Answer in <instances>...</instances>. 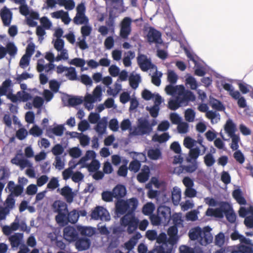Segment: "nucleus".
I'll return each instance as SVG.
<instances>
[{
    "label": "nucleus",
    "mask_w": 253,
    "mask_h": 253,
    "mask_svg": "<svg viewBox=\"0 0 253 253\" xmlns=\"http://www.w3.org/2000/svg\"><path fill=\"white\" fill-rule=\"evenodd\" d=\"M155 97L154 105L152 107H146L147 110L154 118L157 117L160 110L159 106L162 102V98L161 96L156 95Z\"/></svg>",
    "instance_id": "26"
},
{
    "label": "nucleus",
    "mask_w": 253,
    "mask_h": 253,
    "mask_svg": "<svg viewBox=\"0 0 253 253\" xmlns=\"http://www.w3.org/2000/svg\"><path fill=\"white\" fill-rule=\"evenodd\" d=\"M90 245V240L83 238L78 240L76 243V248L80 251L88 249Z\"/></svg>",
    "instance_id": "34"
},
{
    "label": "nucleus",
    "mask_w": 253,
    "mask_h": 253,
    "mask_svg": "<svg viewBox=\"0 0 253 253\" xmlns=\"http://www.w3.org/2000/svg\"><path fill=\"white\" fill-rule=\"evenodd\" d=\"M209 102L211 106L214 109L221 111L224 108L223 105L219 101L212 97H210Z\"/></svg>",
    "instance_id": "52"
},
{
    "label": "nucleus",
    "mask_w": 253,
    "mask_h": 253,
    "mask_svg": "<svg viewBox=\"0 0 253 253\" xmlns=\"http://www.w3.org/2000/svg\"><path fill=\"white\" fill-rule=\"evenodd\" d=\"M7 53L11 57H14L17 52V48L13 42H9L5 47Z\"/></svg>",
    "instance_id": "48"
},
{
    "label": "nucleus",
    "mask_w": 253,
    "mask_h": 253,
    "mask_svg": "<svg viewBox=\"0 0 253 253\" xmlns=\"http://www.w3.org/2000/svg\"><path fill=\"white\" fill-rule=\"evenodd\" d=\"M51 209L54 212L58 213L55 216L56 222L61 225L64 224L68 213V206L66 203L61 200H56L51 205Z\"/></svg>",
    "instance_id": "7"
},
{
    "label": "nucleus",
    "mask_w": 253,
    "mask_h": 253,
    "mask_svg": "<svg viewBox=\"0 0 253 253\" xmlns=\"http://www.w3.org/2000/svg\"><path fill=\"white\" fill-rule=\"evenodd\" d=\"M239 88L243 94H246L253 90L252 87L245 83L239 82L238 83Z\"/></svg>",
    "instance_id": "59"
},
{
    "label": "nucleus",
    "mask_w": 253,
    "mask_h": 253,
    "mask_svg": "<svg viewBox=\"0 0 253 253\" xmlns=\"http://www.w3.org/2000/svg\"><path fill=\"white\" fill-rule=\"evenodd\" d=\"M168 235L165 233H161L157 235V242L162 244L158 248L159 253H172L173 246L175 245L178 240L177 228L174 226L170 227L168 230Z\"/></svg>",
    "instance_id": "2"
},
{
    "label": "nucleus",
    "mask_w": 253,
    "mask_h": 253,
    "mask_svg": "<svg viewBox=\"0 0 253 253\" xmlns=\"http://www.w3.org/2000/svg\"><path fill=\"white\" fill-rule=\"evenodd\" d=\"M139 219L132 214H126L121 219V225L127 227V231L130 234L136 230Z\"/></svg>",
    "instance_id": "11"
},
{
    "label": "nucleus",
    "mask_w": 253,
    "mask_h": 253,
    "mask_svg": "<svg viewBox=\"0 0 253 253\" xmlns=\"http://www.w3.org/2000/svg\"><path fill=\"white\" fill-rule=\"evenodd\" d=\"M206 117L211 120L212 124H216L220 121V115L216 111L212 110L207 112Z\"/></svg>",
    "instance_id": "44"
},
{
    "label": "nucleus",
    "mask_w": 253,
    "mask_h": 253,
    "mask_svg": "<svg viewBox=\"0 0 253 253\" xmlns=\"http://www.w3.org/2000/svg\"><path fill=\"white\" fill-rule=\"evenodd\" d=\"M58 53L57 56L56 57V62H58L60 60H67L69 58V54L68 50L63 48L60 51H57Z\"/></svg>",
    "instance_id": "55"
},
{
    "label": "nucleus",
    "mask_w": 253,
    "mask_h": 253,
    "mask_svg": "<svg viewBox=\"0 0 253 253\" xmlns=\"http://www.w3.org/2000/svg\"><path fill=\"white\" fill-rule=\"evenodd\" d=\"M57 192L64 197L67 203L73 202L75 194L69 186H65L61 189L58 188Z\"/></svg>",
    "instance_id": "23"
},
{
    "label": "nucleus",
    "mask_w": 253,
    "mask_h": 253,
    "mask_svg": "<svg viewBox=\"0 0 253 253\" xmlns=\"http://www.w3.org/2000/svg\"><path fill=\"white\" fill-rule=\"evenodd\" d=\"M53 165L56 169L59 170L63 169L65 167V159L64 156H56V157H55Z\"/></svg>",
    "instance_id": "46"
},
{
    "label": "nucleus",
    "mask_w": 253,
    "mask_h": 253,
    "mask_svg": "<svg viewBox=\"0 0 253 253\" xmlns=\"http://www.w3.org/2000/svg\"><path fill=\"white\" fill-rule=\"evenodd\" d=\"M187 57L190 59V60L193 61V62L195 63V73L196 75L202 77L205 75L206 72L205 71V70L203 68L198 67L197 66V64L194 59V56L190 53L187 52Z\"/></svg>",
    "instance_id": "45"
},
{
    "label": "nucleus",
    "mask_w": 253,
    "mask_h": 253,
    "mask_svg": "<svg viewBox=\"0 0 253 253\" xmlns=\"http://www.w3.org/2000/svg\"><path fill=\"white\" fill-rule=\"evenodd\" d=\"M239 215L241 217H244V223L249 228L253 227V206H250L248 208L242 207L239 211ZM247 236H253V232H247L246 233Z\"/></svg>",
    "instance_id": "12"
},
{
    "label": "nucleus",
    "mask_w": 253,
    "mask_h": 253,
    "mask_svg": "<svg viewBox=\"0 0 253 253\" xmlns=\"http://www.w3.org/2000/svg\"><path fill=\"white\" fill-rule=\"evenodd\" d=\"M137 62L140 68L143 71H147L149 69H156L157 67L152 63L150 59L145 55L139 54Z\"/></svg>",
    "instance_id": "19"
},
{
    "label": "nucleus",
    "mask_w": 253,
    "mask_h": 253,
    "mask_svg": "<svg viewBox=\"0 0 253 253\" xmlns=\"http://www.w3.org/2000/svg\"><path fill=\"white\" fill-rule=\"evenodd\" d=\"M102 88L100 85H97L93 91V94H87L84 98L85 107L90 110L93 108V103L101 100Z\"/></svg>",
    "instance_id": "13"
},
{
    "label": "nucleus",
    "mask_w": 253,
    "mask_h": 253,
    "mask_svg": "<svg viewBox=\"0 0 253 253\" xmlns=\"http://www.w3.org/2000/svg\"><path fill=\"white\" fill-rule=\"evenodd\" d=\"M233 240H239L241 244L234 247L231 253H253V241L240 234L238 232H234L231 236Z\"/></svg>",
    "instance_id": "5"
},
{
    "label": "nucleus",
    "mask_w": 253,
    "mask_h": 253,
    "mask_svg": "<svg viewBox=\"0 0 253 253\" xmlns=\"http://www.w3.org/2000/svg\"><path fill=\"white\" fill-rule=\"evenodd\" d=\"M91 217L94 220L109 221L110 215L106 209L101 206L96 207L91 213Z\"/></svg>",
    "instance_id": "18"
},
{
    "label": "nucleus",
    "mask_w": 253,
    "mask_h": 253,
    "mask_svg": "<svg viewBox=\"0 0 253 253\" xmlns=\"http://www.w3.org/2000/svg\"><path fill=\"white\" fill-rule=\"evenodd\" d=\"M236 124L231 119H228L224 126V132L227 134L228 137L236 134Z\"/></svg>",
    "instance_id": "30"
},
{
    "label": "nucleus",
    "mask_w": 253,
    "mask_h": 253,
    "mask_svg": "<svg viewBox=\"0 0 253 253\" xmlns=\"http://www.w3.org/2000/svg\"><path fill=\"white\" fill-rule=\"evenodd\" d=\"M66 76L70 80H76L77 79V74L74 67H67L65 73Z\"/></svg>",
    "instance_id": "53"
},
{
    "label": "nucleus",
    "mask_w": 253,
    "mask_h": 253,
    "mask_svg": "<svg viewBox=\"0 0 253 253\" xmlns=\"http://www.w3.org/2000/svg\"><path fill=\"white\" fill-rule=\"evenodd\" d=\"M68 63L78 67H81L84 66L86 63L85 60L80 58H75L69 61Z\"/></svg>",
    "instance_id": "60"
},
{
    "label": "nucleus",
    "mask_w": 253,
    "mask_h": 253,
    "mask_svg": "<svg viewBox=\"0 0 253 253\" xmlns=\"http://www.w3.org/2000/svg\"><path fill=\"white\" fill-rule=\"evenodd\" d=\"M145 33L146 40L149 43L160 44L162 42L161 33L155 29L148 27L145 30Z\"/></svg>",
    "instance_id": "16"
},
{
    "label": "nucleus",
    "mask_w": 253,
    "mask_h": 253,
    "mask_svg": "<svg viewBox=\"0 0 253 253\" xmlns=\"http://www.w3.org/2000/svg\"><path fill=\"white\" fill-rule=\"evenodd\" d=\"M65 130L64 125H58L53 127H50L47 129V133L49 137H52L53 135L61 136L63 135Z\"/></svg>",
    "instance_id": "28"
},
{
    "label": "nucleus",
    "mask_w": 253,
    "mask_h": 253,
    "mask_svg": "<svg viewBox=\"0 0 253 253\" xmlns=\"http://www.w3.org/2000/svg\"><path fill=\"white\" fill-rule=\"evenodd\" d=\"M96 154L94 151L88 150L86 152L85 155L81 158L78 162L77 165H82V166L88 163V161L95 160Z\"/></svg>",
    "instance_id": "33"
},
{
    "label": "nucleus",
    "mask_w": 253,
    "mask_h": 253,
    "mask_svg": "<svg viewBox=\"0 0 253 253\" xmlns=\"http://www.w3.org/2000/svg\"><path fill=\"white\" fill-rule=\"evenodd\" d=\"M157 214L164 221V224L169 222L171 217L170 209L166 206H160L157 210Z\"/></svg>",
    "instance_id": "20"
},
{
    "label": "nucleus",
    "mask_w": 253,
    "mask_h": 253,
    "mask_svg": "<svg viewBox=\"0 0 253 253\" xmlns=\"http://www.w3.org/2000/svg\"><path fill=\"white\" fill-rule=\"evenodd\" d=\"M173 222L176 227V226H180L182 224L183 220L182 219V214L180 213H175L172 216Z\"/></svg>",
    "instance_id": "62"
},
{
    "label": "nucleus",
    "mask_w": 253,
    "mask_h": 253,
    "mask_svg": "<svg viewBox=\"0 0 253 253\" xmlns=\"http://www.w3.org/2000/svg\"><path fill=\"white\" fill-rule=\"evenodd\" d=\"M76 167V165L71 166L67 169H65L62 172V176L64 180H67L72 177L73 171V170Z\"/></svg>",
    "instance_id": "63"
},
{
    "label": "nucleus",
    "mask_w": 253,
    "mask_h": 253,
    "mask_svg": "<svg viewBox=\"0 0 253 253\" xmlns=\"http://www.w3.org/2000/svg\"><path fill=\"white\" fill-rule=\"evenodd\" d=\"M186 84L191 89L195 90L198 86V84L196 79L192 76L188 75L186 78Z\"/></svg>",
    "instance_id": "50"
},
{
    "label": "nucleus",
    "mask_w": 253,
    "mask_h": 253,
    "mask_svg": "<svg viewBox=\"0 0 253 253\" xmlns=\"http://www.w3.org/2000/svg\"><path fill=\"white\" fill-rule=\"evenodd\" d=\"M148 156L151 159L158 160L160 158L161 153L158 149H152L148 151Z\"/></svg>",
    "instance_id": "57"
},
{
    "label": "nucleus",
    "mask_w": 253,
    "mask_h": 253,
    "mask_svg": "<svg viewBox=\"0 0 253 253\" xmlns=\"http://www.w3.org/2000/svg\"><path fill=\"white\" fill-rule=\"evenodd\" d=\"M172 202L175 205H177L181 199V190L177 187H174L171 192Z\"/></svg>",
    "instance_id": "43"
},
{
    "label": "nucleus",
    "mask_w": 253,
    "mask_h": 253,
    "mask_svg": "<svg viewBox=\"0 0 253 253\" xmlns=\"http://www.w3.org/2000/svg\"><path fill=\"white\" fill-rule=\"evenodd\" d=\"M137 20H133L129 17H125L121 21L120 24V36L124 39H127L131 32V23L132 22H136Z\"/></svg>",
    "instance_id": "15"
},
{
    "label": "nucleus",
    "mask_w": 253,
    "mask_h": 253,
    "mask_svg": "<svg viewBox=\"0 0 253 253\" xmlns=\"http://www.w3.org/2000/svg\"><path fill=\"white\" fill-rule=\"evenodd\" d=\"M100 164L98 161L93 160L90 163H87L83 166V168H86L90 172H95L100 168Z\"/></svg>",
    "instance_id": "42"
},
{
    "label": "nucleus",
    "mask_w": 253,
    "mask_h": 253,
    "mask_svg": "<svg viewBox=\"0 0 253 253\" xmlns=\"http://www.w3.org/2000/svg\"><path fill=\"white\" fill-rule=\"evenodd\" d=\"M221 85L232 98L237 100V104L240 108H244L247 107V102L245 97L241 95L238 90H235L231 84L227 83L225 80H222Z\"/></svg>",
    "instance_id": "9"
},
{
    "label": "nucleus",
    "mask_w": 253,
    "mask_h": 253,
    "mask_svg": "<svg viewBox=\"0 0 253 253\" xmlns=\"http://www.w3.org/2000/svg\"><path fill=\"white\" fill-rule=\"evenodd\" d=\"M19 228L21 231L28 233H29L31 230L30 227L27 226L26 222L23 220L20 221L18 216L16 217L14 221L10 225L2 226V232L6 236L10 235L13 232L17 230Z\"/></svg>",
    "instance_id": "10"
},
{
    "label": "nucleus",
    "mask_w": 253,
    "mask_h": 253,
    "mask_svg": "<svg viewBox=\"0 0 253 253\" xmlns=\"http://www.w3.org/2000/svg\"><path fill=\"white\" fill-rule=\"evenodd\" d=\"M77 228L82 235L90 237L95 233V229L91 227L78 226Z\"/></svg>",
    "instance_id": "41"
},
{
    "label": "nucleus",
    "mask_w": 253,
    "mask_h": 253,
    "mask_svg": "<svg viewBox=\"0 0 253 253\" xmlns=\"http://www.w3.org/2000/svg\"><path fill=\"white\" fill-rule=\"evenodd\" d=\"M11 81L9 79L5 80L1 86H0V95H6V93L10 94L11 91Z\"/></svg>",
    "instance_id": "40"
},
{
    "label": "nucleus",
    "mask_w": 253,
    "mask_h": 253,
    "mask_svg": "<svg viewBox=\"0 0 253 253\" xmlns=\"http://www.w3.org/2000/svg\"><path fill=\"white\" fill-rule=\"evenodd\" d=\"M137 200L131 198L126 201L118 200L116 203V212L117 214L122 215L127 212V214L133 212L137 208Z\"/></svg>",
    "instance_id": "8"
},
{
    "label": "nucleus",
    "mask_w": 253,
    "mask_h": 253,
    "mask_svg": "<svg viewBox=\"0 0 253 253\" xmlns=\"http://www.w3.org/2000/svg\"><path fill=\"white\" fill-rule=\"evenodd\" d=\"M169 138V136L167 133H164L160 135L155 134L153 137V140L158 141L160 143L167 141Z\"/></svg>",
    "instance_id": "61"
},
{
    "label": "nucleus",
    "mask_w": 253,
    "mask_h": 253,
    "mask_svg": "<svg viewBox=\"0 0 253 253\" xmlns=\"http://www.w3.org/2000/svg\"><path fill=\"white\" fill-rule=\"evenodd\" d=\"M0 16L4 26H9L12 19L13 13L6 7H3L0 11Z\"/></svg>",
    "instance_id": "21"
},
{
    "label": "nucleus",
    "mask_w": 253,
    "mask_h": 253,
    "mask_svg": "<svg viewBox=\"0 0 253 253\" xmlns=\"http://www.w3.org/2000/svg\"><path fill=\"white\" fill-rule=\"evenodd\" d=\"M150 169L148 166H145L138 174L137 178L140 182H146L149 177Z\"/></svg>",
    "instance_id": "36"
},
{
    "label": "nucleus",
    "mask_w": 253,
    "mask_h": 253,
    "mask_svg": "<svg viewBox=\"0 0 253 253\" xmlns=\"http://www.w3.org/2000/svg\"><path fill=\"white\" fill-rule=\"evenodd\" d=\"M211 230L208 226L203 229L196 227L189 230V237L191 240H197L201 245L206 246L211 243L213 240Z\"/></svg>",
    "instance_id": "3"
},
{
    "label": "nucleus",
    "mask_w": 253,
    "mask_h": 253,
    "mask_svg": "<svg viewBox=\"0 0 253 253\" xmlns=\"http://www.w3.org/2000/svg\"><path fill=\"white\" fill-rule=\"evenodd\" d=\"M59 186L58 178L53 177L50 179L47 185V188L51 190L55 189Z\"/></svg>",
    "instance_id": "64"
},
{
    "label": "nucleus",
    "mask_w": 253,
    "mask_h": 253,
    "mask_svg": "<svg viewBox=\"0 0 253 253\" xmlns=\"http://www.w3.org/2000/svg\"><path fill=\"white\" fill-rule=\"evenodd\" d=\"M233 196L239 204L245 205L246 204V200L242 196L241 191H240V190H235L233 192Z\"/></svg>",
    "instance_id": "54"
},
{
    "label": "nucleus",
    "mask_w": 253,
    "mask_h": 253,
    "mask_svg": "<svg viewBox=\"0 0 253 253\" xmlns=\"http://www.w3.org/2000/svg\"><path fill=\"white\" fill-rule=\"evenodd\" d=\"M79 217V213L77 210H74L70 212L68 211L66 215V222L65 223L69 222L74 224L78 221Z\"/></svg>",
    "instance_id": "38"
},
{
    "label": "nucleus",
    "mask_w": 253,
    "mask_h": 253,
    "mask_svg": "<svg viewBox=\"0 0 253 253\" xmlns=\"http://www.w3.org/2000/svg\"><path fill=\"white\" fill-rule=\"evenodd\" d=\"M135 57V53L132 51H128L125 54L123 60V64L125 67H129L131 65V60Z\"/></svg>",
    "instance_id": "47"
},
{
    "label": "nucleus",
    "mask_w": 253,
    "mask_h": 253,
    "mask_svg": "<svg viewBox=\"0 0 253 253\" xmlns=\"http://www.w3.org/2000/svg\"><path fill=\"white\" fill-rule=\"evenodd\" d=\"M199 145L201 146L202 150H201L198 146H196L190 150L189 154L190 159L196 160L199 155H203L205 153L206 147L202 145L201 142L199 143Z\"/></svg>",
    "instance_id": "29"
},
{
    "label": "nucleus",
    "mask_w": 253,
    "mask_h": 253,
    "mask_svg": "<svg viewBox=\"0 0 253 253\" xmlns=\"http://www.w3.org/2000/svg\"><path fill=\"white\" fill-rule=\"evenodd\" d=\"M152 131V126L149 121L145 118H140L138 120L136 127L131 131V133L134 135H140L149 134Z\"/></svg>",
    "instance_id": "14"
},
{
    "label": "nucleus",
    "mask_w": 253,
    "mask_h": 253,
    "mask_svg": "<svg viewBox=\"0 0 253 253\" xmlns=\"http://www.w3.org/2000/svg\"><path fill=\"white\" fill-rule=\"evenodd\" d=\"M219 134L222 139L224 141H228L230 138L231 139V143H230V148L232 150H237L239 147V144L241 142L240 137L239 134H236L228 136L226 138L223 134V132L221 131Z\"/></svg>",
    "instance_id": "24"
},
{
    "label": "nucleus",
    "mask_w": 253,
    "mask_h": 253,
    "mask_svg": "<svg viewBox=\"0 0 253 253\" xmlns=\"http://www.w3.org/2000/svg\"><path fill=\"white\" fill-rule=\"evenodd\" d=\"M9 241L12 248H17L19 246H21L23 244V234L20 233H16L13 235L10 236L9 238Z\"/></svg>",
    "instance_id": "25"
},
{
    "label": "nucleus",
    "mask_w": 253,
    "mask_h": 253,
    "mask_svg": "<svg viewBox=\"0 0 253 253\" xmlns=\"http://www.w3.org/2000/svg\"><path fill=\"white\" fill-rule=\"evenodd\" d=\"M209 216H214L222 218L225 214L227 219L231 223L235 221L236 216L229 204L227 203H222L219 208L216 209L209 208L206 212Z\"/></svg>",
    "instance_id": "4"
},
{
    "label": "nucleus",
    "mask_w": 253,
    "mask_h": 253,
    "mask_svg": "<svg viewBox=\"0 0 253 253\" xmlns=\"http://www.w3.org/2000/svg\"><path fill=\"white\" fill-rule=\"evenodd\" d=\"M7 97L13 102L18 101L26 102L31 98V95L25 91L22 90L18 91L16 94H8Z\"/></svg>",
    "instance_id": "22"
},
{
    "label": "nucleus",
    "mask_w": 253,
    "mask_h": 253,
    "mask_svg": "<svg viewBox=\"0 0 253 253\" xmlns=\"http://www.w3.org/2000/svg\"><path fill=\"white\" fill-rule=\"evenodd\" d=\"M64 237L69 242L76 240L78 238V233L75 228L71 226L66 227L64 229Z\"/></svg>",
    "instance_id": "27"
},
{
    "label": "nucleus",
    "mask_w": 253,
    "mask_h": 253,
    "mask_svg": "<svg viewBox=\"0 0 253 253\" xmlns=\"http://www.w3.org/2000/svg\"><path fill=\"white\" fill-rule=\"evenodd\" d=\"M201 142V141H196L189 137H186L184 140V145L185 147L191 149L193 148H195L197 146V144Z\"/></svg>",
    "instance_id": "49"
},
{
    "label": "nucleus",
    "mask_w": 253,
    "mask_h": 253,
    "mask_svg": "<svg viewBox=\"0 0 253 253\" xmlns=\"http://www.w3.org/2000/svg\"><path fill=\"white\" fill-rule=\"evenodd\" d=\"M68 153L72 158H78L81 156L82 151L78 147H74L69 149Z\"/></svg>",
    "instance_id": "56"
},
{
    "label": "nucleus",
    "mask_w": 253,
    "mask_h": 253,
    "mask_svg": "<svg viewBox=\"0 0 253 253\" xmlns=\"http://www.w3.org/2000/svg\"><path fill=\"white\" fill-rule=\"evenodd\" d=\"M129 81L131 87L135 89L141 82V77L139 74L133 72L129 77Z\"/></svg>",
    "instance_id": "39"
},
{
    "label": "nucleus",
    "mask_w": 253,
    "mask_h": 253,
    "mask_svg": "<svg viewBox=\"0 0 253 253\" xmlns=\"http://www.w3.org/2000/svg\"><path fill=\"white\" fill-rule=\"evenodd\" d=\"M114 197L118 200L125 196L126 194V189L123 185L116 186L112 191Z\"/></svg>",
    "instance_id": "35"
},
{
    "label": "nucleus",
    "mask_w": 253,
    "mask_h": 253,
    "mask_svg": "<svg viewBox=\"0 0 253 253\" xmlns=\"http://www.w3.org/2000/svg\"><path fill=\"white\" fill-rule=\"evenodd\" d=\"M11 163L12 164L18 166L21 169H23L25 168H28L26 170V174L30 177L34 178L36 176L34 170L32 169L33 164L27 159L25 158L21 151L17 153L15 157L11 160Z\"/></svg>",
    "instance_id": "6"
},
{
    "label": "nucleus",
    "mask_w": 253,
    "mask_h": 253,
    "mask_svg": "<svg viewBox=\"0 0 253 253\" xmlns=\"http://www.w3.org/2000/svg\"><path fill=\"white\" fill-rule=\"evenodd\" d=\"M54 68V65L52 63H45L43 59H39L37 63V70L38 72H42L45 71L48 72Z\"/></svg>",
    "instance_id": "31"
},
{
    "label": "nucleus",
    "mask_w": 253,
    "mask_h": 253,
    "mask_svg": "<svg viewBox=\"0 0 253 253\" xmlns=\"http://www.w3.org/2000/svg\"><path fill=\"white\" fill-rule=\"evenodd\" d=\"M7 187L11 192L12 196L14 195L15 196H18L23 192V188L20 185H15L13 181H9Z\"/></svg>",
    "instance_id": "32"
},
{
    "label": "nucleus",
    "mask_w": 253,
    "mask_h": 253,
    "mask_svg": "<svg viewBox=\"0 0 253 253\" xmlns=\"http://www.w3.org/2000/svg\"><path fill=\"white\" fill-rule=\"evenodd\" d=\"M155 209L154 204L151 202L146 203L142 208V212L146 215H151Z\"/></svg>",
    "instance_id": "51"
},
{
    "label": "nucleus",
    "mask_w": 253,
    "mask_h": 253,
    "mask_svg": "<svg viewBox=\"0 0 253 253\" xmlns=\"http://www.w3.org/2000/svg\"><path fill=\"white\" fill-rule=\"evenodd\" d=\"M154 74L152 76V82L156 86H159L161 84V78L162 76V73L156 70Z\"/></svg>",
    "instance_id": "58"
},
{
    "label": "nucleus",
    "mask_w": 253,
    "mask_h": 253,
    "mask_svg": "<svg viewBox=\"0 0 253 253\" xmlns=\"http://www.w3.org/2000/svg\"><path fill=\"white\" fill-rule=\"evenodd\" d=\"M178 77L177 74L172 70H168L167 79L171 84L167 85L165 91L168 94L172 95L175 99H170L169 102V107L171 110H175L180 106H185L188 101L194 99L193 93L188 90H185L183 85L172 86L176 83Z\"/></svg>",
    "instance_id": "1"
},
{
    "label": "nucleus",
    "mask_w": 253,
    "mask_h": 253,
    "mask_svg": "<svg viewBox=\"0 0 253 253\" xmlns=\"http://www.w3.org/2000/svg\"><path fill=\"white\" fill-rule=\"evenodd\" d=\"M107 119L106 118H103L97 123L95 127L96 131L100 135L104 134L106 130Z\"/></svg>",
    "instance_id": "37"
},
{
    "label": "nucleus",
    "mask_w": 253,
    "mask_h": 253,
    "mask_svg": "<svg viewBox=\"0 0 253 253\" xmlns=\"http://www.w3.org/2000/svg\"><path fill=\"white\" fill-rule=\"evenodd\" d=\"M77 14L74 18V22L77 25L88 24V19L85 15V8L83 3L77 7Z\"/></svg>",
    "instance_id": "17"
}]
</instances>
